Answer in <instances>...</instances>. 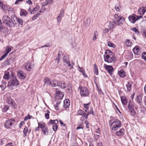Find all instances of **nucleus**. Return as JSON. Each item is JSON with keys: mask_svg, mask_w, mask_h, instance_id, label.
I'll list each match as a JSON object with an SVG mask.
<instances>
[{"mask_svg": "<svg viewBox=\"0 0 146 146\" xmlns=\"http://www.w3.org/2000/svg\"><path fill=\"white\" fill-rule=\"evenodd\" d=\"M16 17L14 15H12L11 18L7 15H4L2 21L4 23L9 27H13L16 25Z\"/></svg>", "mask_w": 146, "mask_h": 146, "instance_id": "nucleus-1", "label": "nucleus"}, {"mask_svg": "<svg viewBox=\"0 0 146 146\" xmlns=\"http://www.w3.org/2000/svg\"><path fill=\"white\" fill-rule=\"evenodd\" d=\"M11 76L12 78H11L12 81H10L8 84V86L9 87L15 85H19V82L16 77L14 76V74L13 73H11Z\"/></svg>", "mask_w": 146, "mask_h": 146, "instance_id": "nucleus-2", "label": "nucleus"}, {"mask_svg": "<svg viewBox=\"0 0 146 146\" xmlns=\"http://www.w3.org/2000/svg\"><path fill=\"white\" fill-rule=\"evenodd\" d=\"M114 120L113 123L115 124L113 126L112 129L115 131L121 127V122L118 119H114Z\"/></svg>", "mask_w": 146, "mask_h": 146, "instance_id": "nucleus-3", "label": "nucleus"}, {"mask_svg": "<svg viewBox=\"0 0 146 146\" xmlns=\"http://www.w3.org/2000/svg\"><path fill=\"white\" fill-rule=\"evenodd\" d=\"M79 89L81 96L85 97L88 95L89 94L88 90L87 88L82 87L81 86H80Z\"/></svg>", "mask_w": 146, "mask_h": 146, "instance_id": "nucleus-4", "label": "nucleus"}, {"mask_svg": "<svg viewBox=\"0 0 146 146\" xmlns=\"http://www.w3.org/2000/svg\"><path fill=\"white\" fill-rule=\"evenodd\" d=\"M15 122V120L14 119H11L6 121L4 124L5 127L7 129H9Z\"/></svg>", "mask_w": 146, "mask_h": 146, "instance_id": "nucleus-5", "label": "nucleus"}, {"mask_svg": "<svg viewBox=\"0 0 146 146\" xmlns=\"http://www.w3.org/2000/svg\"><path fill=\"white\" fill-rule=\"evenodd\" d=\"M104 67L106 70L108 72L110 75L112 76V73L114 71V68L113 66L111 65H107L106 64H104Z\"/></svg>", "mask_w": 146, "mask_h": 146, "instance_id": "nucleus-6", "label": "nucleus"}, {"mask_svg": "<svg viewBox=\"0 0 146 146\" xmlns=\"http://www.w3.org/2000/svg\"><path fill=\"white\" fill-rule=\"evenodd\" d=\"M128 18L129 21L133 24L135 23L136 21L138 20V19L137 18V15L135 14H132V15H129Z\"/></svg>", "mask_w": 146, "mask_h": 146, "instance_id": "nucleus-7", "label": "nucleus"}, {"mask_svg": "<svg viewBox=\"0 0 146 146\" xmlns=\"http://www.w3.org/2000/svg\"><path fill=\"white\" fill-rule=\"evenodd\" d=\"M7 102L10 104L11 106L13 108H15L17 107V105L16 104L14 101L10 97H8L7 99Z\"/></svg>", "mask_w": 146, "mask_h": 146, "instance_id": "nucleus-8", "label": "nucleus"}, {"mask_svg": "<svg viewBox=\"0 0 146 146\" xmlns=\"http://www.w3.org/2000/svg\"><path fill=\"white\" fill-rule=\"evenodd\" d=\"M11 50L10 46H7L6 47L5 52H6L4 55L1 57L0 58V61L4 59L7 56L8 53L11 51Z\"/></svg>", "mask_w": 146, "mask_h": 146, "instance_id": "nucleus-9", "label": "nucleus"}, {"mask_svg": "<svg viewBox=\"0 0 146 146\" xmlns=\"http://www.w3.org/2000/svg\"><path fill=\"white\" fill-rule=\"evenodd\" d=\"M140 49L141 48L139 46H135L133 49V50L135 54L138 55L141 53Z\"/></svg>", "mask_w": 146, "mask_h": 146, "instance_id": "nucleus-10", "label": "nucleus"}, {"mask_svg": "<svg viewBox=\"0 0 146 146\" xmlns=\"http://www.w3.org/2000/svg\"><path fill=\"white\" fill-rule=\"evenodd\" d=\"M64 10L62 9L60 10V12L58 16L57 19L58 22V23L61 20L62 18L64 16Z\"/></svg>", "mask_w": 146, "mask_h": 146, "instance_id": "nucleus-11", "label": "nucleus"}, {"mask_svg": "<svg viewBox=\"0 0 146 146\" xmlns=\"http://www.w3.org/2000/svg\"><path fill=\"white\" fill-rule=\"evenodd\" d=\"M60 82L56 80H53L51 83V85L52 86L54 87L56 86H60Z\"/></svg>", "mask_w": 146, "mask_h": 146, "instance_id": "nucleus-12", "label": "nucleus"}, {"mask_svg": "<svg viewBox=\"0 0 146 146\" xmlns=\"http://www.w3.org/2000/svg\"><path fill=\"white\" fill-rule=\"evenodd\" d=\"M17 75L21 79L24 80L25 77V74L21 70L19 71L18 72Z\"/></svg>", "mask_w": 146, "mask_h": 146, "instance_id": "nucleus-13", "label": "nucleus"}, {"mask_svg": "<svg viewBox=\"0 0 146 146\" xmlns=\"http://www.w3.org/2000/svg\"><path fill=\"white\" fill-rule=\"evenodd\" d=\"M56 96L58 97V99H61L64 96V95L62 92L59 91V89H57L56 90Z\"/></svg>", "mask_w": 146, "mask_h": 146, "instance_id": "nucleus-14", "label": "nucleus"}, {"mask_svg": "<svg viewBox=\"0 0 146 146\" xmlns=\"http://www.w3.org/2000/svg\"><path fill=\"white\" fill-rule=\"evenodd\" d=\"M39 9V6L37 5L31 10V7H29L28 9V11H30L31 14H33L35 13Z\"/></svg>", "mask_w": 146, "mask_h": 146, "instance_id": "nucleus-15", "label": "nucleus"}, {"mask_svg": "<svg viewBox=\"0 0 146 146\" xmlns=\"http://www.w3.org/2000/svg\"><path fill=\"white\" fill-rule=\"evenodd\" d=\"M4 79L7 80L12 78L11 76V74L10 75V72L8 71H5V72L4 75L3 77Z\"/></svg>", "mask_w": 146, "mask_h": 146, "instance_id": "nucleus-16", "label": "nucleus"}, {"mask_svg": "<svg viewBox=\"0 0 146 146\" xmlns=\"http://www.w3.org/2000/svg\"><path fill=\"white\" fill-rule=\"evenodd\" d=\"M121 100L122 104L123 106L127 105L128 100L127 98L125 96H121Z\"/></svg>", "mask_w": 146, "mask_h": 146, "instance_id": "nucleus-17", "label": "nucleus"}, {"mask_svg": "<svg viewBox=\"0 0 146 146\" xmlns=\"http://www.w3.org/2000/svg\"><path fill=\"white\" fill-rule=\"evenodd\" d=\"M70 100L68 99H66L64 102L63 107L64 108H67L70 105Z\"/></svg>", "mask_w": 146, "mask_h": 146, "instance_id": "nucleus-18", "label": "nucleus"}, {"mask_svg": "<svg viewBox=\"0 0 146 146\" xmlns=\"http://www.w3.org/2000/svg\"><path fill=\"white\" fill-rule=\"evenodd\" d=\"M118 74L120 77L123 78H124L126 76L125 72L124 70L123 69L119 71L118 72Z\"/></svg>", "mask_w": 146, "mask_h": 146, "instance_id": "nucleus-19", "label": "nucleus"}, {"mask_svg": "<svg viewBox=\"0 0 146 146\" xmlns=\"http://www.w3.org/2000/svg\"><path fill=\"white\" fill-rule=\"evenodd\" d=\"M124 131V129L122 128L119 131H117L115 133V134L117 136H120L124 135L123 131Z\"/></svg>", "mask_w": 146, "mask_h": 146, "instance_id": "nucleus-20", "label": "nucleus"}, {"mask_svg": "<svg viewBox=\"0 0 146 146\" xmlns=\"http://www.w3.org/2000/svg\"><path fill=\"white\" fill-rule=\"evenodd\" d=\"M114 18L116 19L117 21H119L121 20H122L123 22L125 21V18L122 16H118V15L115 14L114 15Z\"/></svg>", "mask_w": 146, "mask_h": 146, "instance_id": "nucleus-21", "label": "nucleus"}, {"mask_svg": "<svg viewBox=\"0 0 146 146\" xmlns=\"http://www.w3.org/2000/svg\"><path fill=\"white\" fill-rule=\"evenodd\" d=\"M94 68L93 69L94 73L96 75L99 74V71L97 66L96 64H94Z\"/></svg>", "mask_w": 146, "mask_h": 146, "instance_id": "nucleus-22", "label": "nucleus"}, {"mask_svg": "<svg viewBox=\"0 0 146 146\" xmlns=\"http://www.w3.org/2000/svg\"><path fill=\"white\" fill-rule=\"evenodd\" d=\"M138 12L139 15H143L145 13V10H144V8L141 7L138 9Z\"/></svg>", "mask_w": 146, "mask_h": 146, "instance_id": "nucleus-23", "label": "nucleus"}, {"mask_svg": "<svg viewBox=\"0 0 146 146\" xmlns=\"http://www.w3.org/2000/svg\"><path fill=\"white\" fill-rule=\"evenodd\" d=\"M25 68L29 71L31 70L32 68V65L29 63L26 64L25 65Z\"/></svg>", "mask_w": 146, "mask_h": 146, "instance_id": "nucleus-24", "label": "nucleus"}, {"mask_svg": "<svg viewBox=\"0 0 146 146\" xmlns=\"http://www.w3.org/2000/svg\"><path fill=\"white\" fill-rule=\"evenodd\" d=\"M131 82L130 81H128L127 82V84L126 85V86L127 88V91L128 92L130 91L131 89L132 83H131Z\"/></svg>", "mask_w": 146, "mask_h": 146, "instance_id": "nucleus-25", "label": "nucleus"}, {"mask_svg": "<svg viewBox=\"0 0 146 146\" xmlns=\"http://www.w3.org/2000/svg\"><path fill=\"white\" fill-rule=\"evenodd\" d=\"M136 102L140 105H141L142 103L141 101L142 100V98L141 96L139 95L137 96L136 98Z\"/></svg>", "mask_w": 146, "mask_h": 146, "instance_id": "nucleus-26", "label": "nucleus"}, {"mask_svg": "<svg viewBox=\"0 0 146 146\" xmlns=\"http://www.w3.org/2000/svg\"><path fill=\"white\" fill-rule=\"evenodd\" d=\"M27 14V11L23 9H21L20 12V15L21 16H24L25 17Z\"/></svg>", "mask_w": 146, "mask_h": 146, "instance_id": "nucleus-27", "label": "nucleus"}, {"mask_svg": "<svg viewBox=\"0 0 146 146\" xmlns=\"http://www.w3.org/2000/svg\"><path fill=\"white\" fill-rule=\"evenodd\" d=\"M64 62L67 65L69 69H71L73 68V66L70 64L69 60H67V61H65Z\"/></svg>", "mask_w": 146, "mask_h": 146, "instance_id": "nucleus-28", "label": "nucleus"}, {"mask_svg": "<svg viewBox=\"0 0 146 146\" xmlns=\"http://www.w3.org/2000/svg\"><path fill=\"white\" fill-rule=\"evenodd\" d=\"M58 123V121L56 119L55 120L50 119L48 123V125H50L52 124H54V125L57 124Z\"/></svg>", "mask_w": 146, "mask_h": 146, "instance_id": "nucleus-29", "label": "nucleus"}, {"mask_svg": "<svg viewBox=\"0 0 146 146\" xmlns=\"http://www.w3.org/2000/svg\"><path fill=\"white\" fill-rule=\"evenodd\" d=\"M11 60L10 58H7L4 62V64L6 66L10 65L11 64Z\"/></svg>", "mask_w": 146, "mask_h": 146, "instance_id": "nucleus-30", "label": "nucleus"}, {"mask_svg": "<svg viewBox=\"0 0 146 146\" xmlns=\"http://www.w3.org/2000/svg\"><path fill=\"white\" fill-rule=\"evenodd\" d=\"M132 31L134 32L135 33L137 34V35H141V33L138 30V29H137L136 27L132 28L131 29Z\"/></svg>", "mask_w": 146, "mask_h": 146, "instance_id": "nucleus-31", "label": "nucleus"}, {"mask_svg": "<svg viewBox=\"0 0 146 146\" xmlns=\"http://www.w3.org/2000/svg\"><path fill=\"white\" fill-rule=\"evenodd\" d=\"M41 11H40L39 12H38L36 14L34 15L32 18V19L33 20L36 19L40 15V13L41 12Z\"/></svg>", "mask_w": 146, "mask_h": 146, "instance_id": "nucleus-32", "label": "nucleus"}, {"mask_svg": "<svg viewBox=\"0 0 146 146\" xmlns=\"http://www.w3.org/2000/svg\"><path fill=\"white\" fill-rule=\"evenodd\" d=\"M108 46L110 47H112L114 48L116 47V45L114 43L110 41H109L108 42Z\"/></svg>", "mask_w": 146, "mask_h": 146, "instance_id": "nucleus-33", "label": "nucleus"}, {"mask_svg": "<svg viewBox=\"0 0 146 146\" xmlns=\"http://www.w3.org/2000/svg\"><path fill=\"white\" fill-rule=\"evenodd\" d=\"M7 140L5 138H3L0 140V144L1 145H3L6 144L7 143Z\"/></svg>", "mask_w": 146, "mask_h": 146, "instance_id": "nucleus-34", "label": "nucleus"}, {"mask_svg": "<svg viewBox=\"0 0 146 146\" xmlns=\"http://www.w3.org/2000/svg\"><path fill=\"white\" fill-rule=\"evenodd\" d=\"M52 0H46L42 4L43 6H45L46 5L51 3Z\"/></svg>", "mask_w": 146, "mask_h": 146, "instance_id": "nucleus-35", "label": "nucleus"}, {"mask_svg": "<svg viewBox=\"0 0 146 146\" xmlns=\"http://www.w3.org/2000/svg\"><path fill=\"white\" fill-rule=\"evenodd\" d=\"M44 81L45 85H51V82H50V80L48 78H45L44 80Z\"/></svg>", "mask_w": 146, "mask_h": 146, "instance_id": "nucleus-36", "label": "nucleus"}, {"mask_svg": "<svg viewBox=\"0 0 146 146\" xmlns=\"http://www.w3.org/2000/svg\"><path fill=\"white\" fill-rule=\"evenodd\" d=\"M104 61L105 62H108V60L110 58V56L109 54H108L106 55H104Z\"/></svg>", "mask_w": 146, "mask_h": 146, "instance_id": "nucleus-37", "label": "nucleus"}, {"mask_svg": "<svg viewBox=\"0 0 146 146\" xmlns=\"http://www.w3.org/2000/svg\"><path fill=\"white\" fill-rule=\"evenodd\" d=\"M94 127L95 129H96V130H95V131L96 133H100L101 130L98 127V126L97 125H96L94 126Z\"/></svg>", "mask_w": 146, "mask_h": 146, "instance_id": "nucleus-38", "label": "nucleus"}, {"mask_svg": "<svg viewBox=\"0 0 146 146\" xmlns=\"http://www.w3.org/2000/svg\"><path fill=\"white\" fill-rule=\"evenodd\" d=\"M108 27L109 30H111L114 27V25H113L111 21L109 22V25H108Z\"/></svg>", "mask_w": 146, "mask_h": 146, "instance_id": "nucleus-39", "label": "nucleus"}, {"mask_svg": "<svg viewBox=\"0 0 146 146\" xmlns=\"http://www.w3.org/2000/svg\"><path fill=\"white\" fill-rule=\"evenodd\" d=\"M42 130L44 135H47L48 134V130L47 127H45L42 129Z\"/></svg>", "mask_w": 146, "mask_h": 146, "instance_id": "nucleus-40", "label": "nucleus"}, {"mask_svg": "<svg viewBox=\"0 0 146 146\" xmlns=\"http://www.w3.org/2000/svg\"><path fill=\"white\" fill-rule=\"evenodd\" d=\"M17 19L16 20V22L17 21L21 25H22L23 24V20L21 18H18L16 17Z\"/></svg>", "mask_w": 146, "mask_h": 146, "instance_id": "nucleus-41", "label": "nucleus"}, {"mask_svg": "<svg viewBox=\"0 0 146 146\" xmlns=\"http://www.w3.org/2000/svg\"><path fill=\"white\" fill-rule=\"evenodd\" d=\"M38 125L39 127L42 128V129L43 128H44L46 127L45 124L44 123L42 122L40 123H38Z\"/></svg>", "mask_w": 146, "mask_h": 146, "instance_id": "nucleus-42", "label": "nucleus"}, {"mask_svg": "<svg viewBox=\"0 0 146 146\" xmlns=\"http://www.w3.org/2000/svg\"><path fill=\"white\" fill-rule=\"evenodd\" d=\"M129 111L130 112V115L133 117L135 116L136 112L135 110L134 109H133V110H129Z\"/></svg>", "mask_w": 146, "mask_h": 146, "instance_id": "nucleus-43", "label": "nucleus"}, {"mask_svg": "<svg viewBox=\"0 0 146 146\" xmlns=\"http://www.w3.org/2000/svg\"><path fill=\"white\" fill-rule=\"evenodd\" d=\"M141 111L143 114H145L146 113V108L145 107L142 106L141 108Z\"/></svg>", "mask_w": 146, "mask_h": 146, "instance_id": "nucleus-44", "label": "nucleus"}, {"mask_svg": "<svg viewBox=\"0 0 146 146\" xmlns=\"http://www.w3.org/2000/svg\"><path fill=\"white\" fill-rule=\"evenodd\" d=\"M78 114L80 115H84L86 114L85 112L82 110H79L78 111Z\"/></svg>", "mask_w": 146, "mask_h": 146, "instance_id": "nucleus-45", "label": "nucleus"}, {"mask_svg": "<svg viewBox=\"0 0 146 146\" xmlns=\"http://www.w3.org/2000/svg\"><path fill=\"white\" fill-rule=\"evenodd\" d=\"M141 57L145 60L146 61V52H143L141 54Z\"/></svg>", "mask_w": 146, "mask_h": 146, "instance_id": "nucleus-46", "label": "nucleus"}, {"mask_svg": "<svg viewBox=\"0 0 146 146\" xmlns=\"http://www.w3.org/2000/svg\"><path fill=\"white\" fill-rule=\"evenodd\" d=\"M28 132V129L27 127H25L23 131V132L24 134V137L27 135V134Z\"/></svg>", "mask_w": 146, "mask_h": 146, "instance_id": "nucleus-47", "label": "nucleus"}, {"mask_svg": "<svg viewBox=\"0 0 146 146\" xmlns=\"http://www.w3.org/2000/svg\"><path fill=\"white\" fill-rule=\"evenodd\" d=\"M132 42L129 39H127L126 42V45L128 46H131V43Z\"/></svg>", "mask_w": 146, "mask_h": 146, "instance_id": "nucleus-48", "label": "nucleus"}, {"mask_svg": "<svg viewBox=\"0 0 146 146\" xmlns=\"http://www.w3.org/2000/svg\"><path fill=\"white\" fill-rule=\"evenodd\" d=\"M60 86L59 87L62 88H64L66 87V85L64 82L60 83Z\"/></svg>", "mask_w": 146, "mask_h": 146, "instance_id": "nucleus-49", "label": "nucleus"}, {"mask_svg": "<svg viewBox=\"0 0 146 146\" xmlns=\"http://www.w3.org/2000/svg\"><path fill=\"white\" fill-rule=\"evenodd\" d=\"M61 54H60L59 53L58 54V56L56 58V59H55L56 61H57V63H58L59 62V60H60V58H61Z\"/></svg>", "mask_w": 146, "mask_h": 146, "instance_id": "nucleus-50", "label": "nucleus"}, {"mask_svg": "<svg viewBox=\"0 0 146 146\" xmlns=\"http://www.w3.org/2000/svg\"><path fill=\"white\" fill-rule=\"evenodd\" d=\"M9 107L7 105H5L3 109V111L5 112H6L9 109Z\"/></svg>", "mask_w": 146, "mask_h": 146, "instance_id": "nucleus-51", "label": "nucleus"}, {"mask_svg": "<svg viewBox=\"0 0 146 146\" xmlns=\"http://www.w3.org/2000/svg\"><path fill=\"white\" fill-rule=\"evenodd\" d=\"M127 108L128 110H133V109H134L133 107L131 106L130 104H128L127 106Z\"/></svg>", "mask_w": 146, "mask_h": 146, "instance_id": "nucleus-52", "label": "nucleus"}, {"mask_svg": "<svg viewBox=\"0 0 146 146\" xmlns=\"http://www.w3.org/2000/svg\"><path fill=\"white\" fill-rule=\"evenodd\" d=\"M141 33L143 36H144L146 38V30L143 29L141 31Z\"/></svg>", "mask_w": 146, "mask_h": 146, "instance_id": "nucleus-53", "label": "nucleus"}, {"mask_svg": "<svg viewBox=\"0 0 146 146\" xmlns=\"http://www.w3.org/2000/svg\"><path fill=\"white\" fill-rule=\"evenodd\" d=\"M112 121H114V119H112L110 120L109 121V126L110 127H111L113 125V124H114V123H113V121L112 122Z\"/></svg>", "mask_w": 146, "mask_h": 146, "instance_id": "nucleus-54", "label": "nucleus"}, {"mask_svg": "<svg viewBox=\"0 0 146 146\" xmlns=\"http://www.w3.org/2000/svg\"><path fill=\"white\" fill-rule=\"evenodd\" d=\"M32 117V116L28 114L27 116L25 117L24 120L25 121H27L28 119H31Z\"/></svg>", "mask_w": 146, "mask_h": 146, "instance_id": "nucleus-55", "label": "nucleus"}, {"mask_svg": "<svg viewBox=\"0 0 146 146\" xmlns=\"http://www.w3.org/2000/svg\"><path fill=\"white\" fill-rule=\"evenodd\" d=\"M54 106L56 110H58L60 109V105H55Z\"/></svg>", "mask_w": 146, "mask_h": 146, "instance_id": "nucleus-56", "label": "nucleus"}, {"mask_svg": "<svg viewBox=\"0 0 146 146\" xmlns=\"http://www.w3.org/2000/svg\"><path fill=\"white\" fill-rule=\"evenodd\" d=\"M52 128L53 130L54 131H56L58 128V126L57 124L54 125H53Z\"/></svg>", "mask_w": 146, "mask_h": 146, "instance_id": "nucleus-57", "label": "nucleus"}, {"mask_svg": "<svg viewBox=\"0 0 146 146\" xmlns=\"http://www.w3.org/2000/svg\"><path fill=\"white\" fill-rule=\"evenodd\" d=\"M2 9L5 11H6L8 9V7L5 5H4L1 8Z\"/></svg>", "mask_w": 146, "mask_h": 146, "instance_id": "nucleus-58", "label": "nucleus"}, {"mask_svg": "<svg viewBox=\"0 0 146 146\" xmlns=\"http://www.w3.org/2000/svg\"><path fill=\"white\" fill-rule=\"evenodd\" d=\"M107 51H108V54H110L111 55L114 54V53L112 52L109 49H107Z\"/></svg>", "mask_w": 146, "mask_h": 146, "instance_id": "nucleus-59", "label": "nucleus"}, {"mask_svg": "<svg viewBox=\"0 0 146 146\" xmlns=\"http://www.w3.org/2000/svg\"><path fill=\"white\" fill-rule=\"evenodd\" d=\"M45 117L46 119H48L49 118V115L48 113H46L45 114Z\"/></svg>", "mask_w": 146, "mask_h": 146, "instance_id": "nucleus-60", "label": "nucleus"}, {"mask_svg": "<svg viewBox=\"0 0 146 146\" xmlns=\"http://www.w3.org/2000/svg\"><path fill=\"white\" fill-rule=\"evenodd\" d=\"M115 10L119 12V6L118 5H116L115 7Z\"/></svg>", "mask_w": 146, "mask_h": 146, "instance_id": "nucleus-61", "label": "nucleus"}, {"mask_svg": "<svg viewBox=\"0 0 146 146\" xmlns=\"http://www.w3.org/2000/svg\"><path fill=\"white\" fill-rule=\"evenodd\" d=\"M78 70L80 72H82V73H83L85 72L84 69L82 68L79 67Z\"/></svg>", "mask_w": 146, "mask_h": 146, "instance_id": "nucleus-62", "label": "nucleus"}, {"mask_svg": "<svg viewBox=\"0 0 146 146\" xmlns=\"http://www.w3.org/2000/svg\"><path fill=\"white\" fill-rule=\"evenodd\" d=\"M89 103L87 104H84V107L87 109H88L89 107Z\"/></svg>", "mask_w": 146, "mask_h": 146, "instance_id": "nucleus-63", "label": "nucleus"}, {"mask_svg": "<svg viewBox=\"0 0 146 146\" xmlns=\"http://www.w3.org/2000/svg\"><path fill=\"white\" fill-rule=\"evenodd\" d=\"M135 92H133V94L131 95V98L132 99V100H133L134 99V96L135 95Z\"/></svg>", "mask_w": 146, "mask_h": 146, "instance_id": "nucleus-64", "label": "nucleus"}]
</instances>
